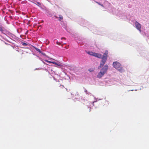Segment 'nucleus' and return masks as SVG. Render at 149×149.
<instances>
[{
    "label": "nucleus",
    "mask_w": 149,
    "mask_h": 149,
    "mask_svg": "<svg viewBox=\"0 0 149 149\" xmlns=\"http://www.w3.org/2000/svg\"><path fill=\"white\" fill-rule=\"evenodd\" d=\"M33 47L38 52H39L40 53H42V52H41V51H40V50L36 48V47H35V46H33Z\"/></svg>",
    "instance_id": "nucleus-7"
},
{
    "label": "nucleus",
    "mask_w": 149,
    "mask_h": 149,
    "mask_svg": "<svg viewBox=\"0 0 149 149\" xmlns=\"http://www.w3.org/2000/svg\"><path fill=\"white\" fill-rule=\"evenodd\" d=\"M108 68V65L107 64L105 65L97 75V77L99 78H101L107 72Z\"/></svg>",
    "instance_id": "nucleus-1"
},
{
    "label": "nucleus",
    "mask_w": 149,
    "mask_h": 149,
    "mask_svg": "<svg viewBox=\"0 0 149 149\" xmlns=\"http://www.w3.org/2000/svg\"><path fill=\"white\" fill-rule=\"evenodd\" d=\"M21 43L24 46H27L28 45L27 43L24 42H22Z\"/></svg>",
    "instance_id": "nucleus-13"
},
{
    "label": "nucleus",
    "mask_w": 149,
    "mask_h": 149,
    "mask_svg": "<svg viewBox=\"0 0 149 149\" xmlns=\"http://www.w3.org/2000/svg\"><path fill=\"white\" fill-rule=\"evenodd\" d=\"M96 3H97L99 5L101 6H102V7H103L104 6L103 5L101 4L100 3H99L98 2H97Z\"/></svg>",
    "instance_id": "nucleus-14"
},
{
    "label": "nucleus",
    "mask_w": 149,
    "mask_h": 149,
    "mask_svg": "<svg viewBox=\"0 0 149 149\" xmlns=\"http://www.w3.org/2000/svg\"><path fill=\"white\" fill-rule=\"evenodd\" d=\"M59 20L61 21L63 19V17L61 15H60L59 17Z\"/></svg>",
    "instance_id": "nucleus-10"
},
{
    "label": "nucleus",
    "mask_w": 149,
    "mask_h": 149,
    "mask_svg": "<svg viewBox=\"0 0 149 149\" xmlns=\"http://www.w3.org/2000/svg\"><path fill=\"white\" fill-rule=\"evenodd\" d=\"M10 42H11L10 41Z\"/></svg>",
    "instance_id": "nucleus-22"
},
{
    "label": "nucleus",
    "mask_w": 149,
    "mask_h": 149,
    "mask_svg": "<svg viewBox=\"0 0 149 149\" xmlns=\"http://www.w3.org/2000/svg\"><path fill=\"white\" fill-rule=\"evenodd\" d=\"M3 31V27L0 25V31L2 32Z\"/></svg>",
    "instance_id": "nucleus-11"
},
{
    "label": "nucleus",
    "mask_w": 149,
    "mask_h": 149,
    "mask_svg": "<svg viewBox=\"0 0 149 149\" xmlns=\"http://www.w3.org/2000/svg\"><path fill=\"white\" fill-rule=\"evenodd\" d=\"M59 87V89L61 92L63 93V91L65 90V89L67 91H68L67 89L65 88L63 85L61 86L60 85Z\"/></svg>",
    "instance_id": "nucleus-5"
},
{
    "label": "nucleus",
    "mask_w": 149,
    "mask_h": 149,
    "mask_svg": "<svg viewBox=\"0 0 149 149\" xmlns=\"http://www.w3.org/2000/svg\"><path fill=\"white\" fill-rule=\"evenodd\" d=\"M45 61L48 63H51V62H52L46 60H45Z\"/></svg>",
    "instance_id": "nucleus-15"
},
{
    "label": "nucleus",
    "mask_w": 149,
    "mask_h": 149,
    "mask_svg": "<svg viewBox=\"0 0 149 149\" xmlns=\"http://www.w3.org/2000/svg\"><path fill=\"white\" fill-rule=\"evenodd\" d=\"M101 58H102V60L100 61V65L98 68H101L104 65L107 60V57H106V56H102V57Z\"/></svg>",
    "instance_id": "nucleus-3"
},
{
    "label": "nucleus",
    "mask_w": 149,
    "mask_h": 149,
    "mask_svg": "<svg viewBox=\"0 0 149 149\" xmlns=\"http://www.w3.org/2000/svg\"><path fill=\"white\" fill-rule=\"evenodd\" d=\"M10 18H12V17L11 16H10Z\"/></svg>",
    "instance_id": "nucleus-19"
},
{
    "label": "nucleus",
    "mask_w": 149,
    "mask_h": 149,
    "mask_svg": "<svg viewBox=\"0 0 149 149\" xmlns=\"http://www.w3.org/2000/svg\"><path fill=\"white\" fill-rule=\"evenodd\" d=\"M93 56L98 58H101L102 57V55L100 54L94 52V53L93 54Z\"/></svg>",
    "instance_id": "nucleus-6"
},
{
    "label": "nucleus",
    "mask_w": 149,
    "mask_h": 149,
    "mask_svg": "<svg viewBox=\"0 0 149 149\" xmlns=\"http://www.w3.org/2000/svg\"><path fill=\"white\" fill-rule=\"evenodd\" d=\"M51 63H52L53 64L57 65L59 66H61V63H56L55 62L52 61L51 62Z\"/></svg>",
    "instance_id": "nucleus-8"
},
{
    "label": "nucleus",
    "mask_w": 149,
    "mask_h": 149,
    "mask_svg": "<svg viewBox=\"0 0 149 149\" xmlns=\"http://www.w3.org/2000/svg\"><path fill=\"white\" fill-rule=\"evenodd\" d=\"M56 44L57 45H60L61 44L59 42H56Z\"/></svg>",
    "instance_id": "nucleus-16"
},
{
    "label": "nucleus",
    "mask_w": 149,
    "mask_h": 149,
    "mask_svg": "<svg viewBox=\"0 0 149 149\" xmlns=\"http://www.w3.org/2000/svg\"><path fill=\"white\" fill-rule=\"evenodd\" d=\"M56 18H57L58 17H56V16H55Z\"/></svg>",
    "instance_id": "nucleus-21"
},
{
    "label": "nucleus",
    "mask_w": 149,
    "mask_h": 149,
    "mask_svg": "<svg viewBox=\"0 0 149 149\" xmlns=\"http://www.w3.org/2000/svg\"><path fill=\"white\" fill-rule=\"evenodd\" d=\"M94 53V52H88V54L90 55L93 56V54Z\"/></svg>",
    "instance_id": "nucleus-12"
},
{
    "label": "nucleus",
    "mask_w": 149,
    "mask_h": 149,
    "mask_svg": "<svg viewBox=\"0 0 149 149\" xmlns=\"http://www.w3.org/2000/svg\"><path fill=\"white\" fill-rule=\"evenodd\" d=\"M108 54V52L106 50V51H105L104 54V55H103V56H106V57H107V56Z\"/></svg>",
    "instance_id": "nucleus-9"
},
{
    "label": "nucleus",
    "mask_w": 149,
    "mask_h": 149,
    "mask_svg": "<svg viewBox=\"0 0 149 149\" xmlns=\"http://www.w3.org/2000/svg\"><path fill=\"white\" fill-rule=\"evenodd\" d=\"M42 55H43L44 56L45 55V54L44 53H43L42 52V53H41Z\"/></svg>",
    "instance_id": "nucleus-18"
},
{
    "label": "nucleus",
    "mask_w": 149,
    "mask_h": 149,
    "mask_svg": "<svg viewBox=\"0 0 149 149\" xmlns=\"http://www.w3.org/2000/svg\"><path fill=\"white\" fill-rule=\"evenodd\" d=\"M135 25L136 28L140 32H141V25L138 22L136 21L135 22Z\"/></svg>",
    "instance_id": "nucleus-4"
},
{
    "label": "nucleus",
    "mask_w": 149,
    "mask_h": 149,
    "mask_svg": "<svg viewBox=\"0 0 149 149\" xmlns=\"http://www.w3.org/2000/svg\"><path fill=\"white\" fill-rule=\"evenodd\" d=\"M61 40H62V39H64V40H65V39H66V38H65L64 37H62V38H61Z\"/></svg>",
    "instance_id": "nucleus-17"
},
{
    "label": "nucleus",
    "mask_w": 149,
    "mask_h": 149,
    "mask_svg": "<svg viewBox=\"0 0 149 149\" xmlns=\"http://www.w3.org/2000/svg\"><path fill=\"white\" fill-rule=\"evenodd\" d=\"M113 67L117 69L119 71L122 72L123 69L122 67L121 64L117 61L114 62L113 63Z\"/></svg>",
    "instance_id": "nucleus-2"
},
{
    "label": "nucleus",
    "mask_w": 149,
    "mask_h": 149,
    "mask_svg": "<svg viewBox=\"0 0 149 149\" xmlns=\"http://www.w3.org/2000/svg\"><path fill=\"white\" fill-rule=\"evenodd\" d=\"M91 108H90V110L89 111H91Z\"/></svg>",
    "instance_id": "nucleus-20"
}]
</instances>
